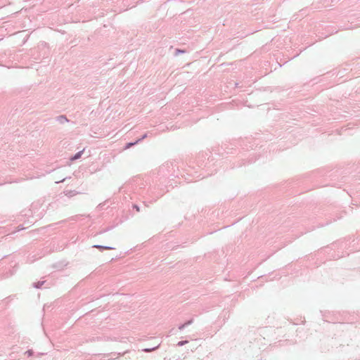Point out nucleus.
Here are the masks:
<instances>
[{
  "mask_svg": "<svg viewBox=\"0 0 360 360\" xmlns=\"http://www.w3.org/2000/svg\"><path fill=\"white\" fill-rule=\"evenodd\" d=\"M94 248H98L100 250H115V248H112V247L103 246V245H94Z\"/></svg>",
  "mask_w": 360,
  "mask_h": 360,
  "instance_id": "1",
  "label": "nucleus"
},
{
  "mask_svg": "<svg viewBox=\"0 0 360 360\" xmlns=\"http://www.w3.org/2000/svg\"><path fill=\"white\" fill-rule=\"evenodd\" d=\"M82 153H83V151H79L77 153H76V155L75 156H73L70 158L71 161L79 159L81 157Z\"/></svg>",
  "mask_w": 360,
  "mask_h": 360,
  "instance_id": "2",
  "label": "nucleus"
},
{
  "mask_svg": "<svg viewBox=\"0 0 360 360\" xmlns=\"http://www.w3.org/2000/svg\"><path fill=\"white\" fill-rule=\"evenodd\" d=\"M186 342V341H185V342L181 341V342H179L178 343V345H184Z\"/></svg>",
  "mask_w": 360,
  "mask_h": 360,
  "instance_id": "3",
  "label": "nucleus"
},
{
  "mask_svg": "<svg viewBox=\"0 0 360 360\" xmlns=\"http://www.w3.org/2000/svg\"><path fill=\"white\" fill-rule=\"evenodd\" d=\"M133 143H129L128 146H127V148H129V146H132Z\"/></svg>",
  "mask_w": 360,
  "mask_h": 360,
  "instance_id": "4",
  "label": "nucleus"
},
{
  "mask_svg": "<svg viewBox=\"0 0 360 360\" xmlns=\"http://www.w3.org/2000/svg\"><path fill=\"white\" fill-rule=\"evenodd\" d=\"M145 351H146V352H149V351H150V349H145Z\"/></svg>",
  "mask_w": 360,
  "mask_h": 360,
  "instance_id": "5",
  "label": "nucleus"
},
{
  "mask_svg": "<svg viewBox=\"0 0 360 360\" xmlns=\"http://www.w3.org/2000/svg\"><path fill=\"white\" fill-rule=\"evenodd\" d=\"M28 354H29V355H31L32 352H28Z\"/></svg>",
  "mask_w": 360,
  "mask_h": 360,
  "instance_id": "6",
  "label": "nucleus"
}]
</instances>
